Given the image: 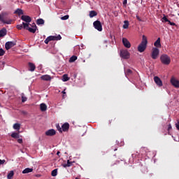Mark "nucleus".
I'll list each match as a JSON object with an SVG mask.
<instances>
[{"label": "nucleus", "instance_id": "8fccbe9b", "mask_svg": "<svg viewBox=\"0 0 179 179\" xmlns=\"http://www.w3.org/2000/svg\"><path fill=\"white\" fill-rule=\"evenodd\" d=\"M62 93H63V94H65L66 92H65V91H62Z\"/></svg>", "mask_w": 179, "mask_h": 179}, {"label": "nucleus", "instance_id": "0eeeda50", "mask_svg": "<svg viewBox=\"0 0 179 179\" xmlns=\"http://www.w3.org/2000/svg\"><path fill=\"white\" fill-rule=\"evenodd\" d=\"M6 15V13H2L0 14V22H2V23H4L5 24H12V20H4L3 16Z\"/></svg>", "mask_w": 179, "mask_h": 179}, {"label": "nucleus", "instance_id": "de8ad7c7", "mask_svg": "<svg viewBox=\"0 0 179 179\" xmlns=\"http://www.w3.org/2000/svg\"><path fill=\"white\" fill-rule=\"evenodd\" d=\"M127 0H124L123 1V5H127Z\"/></svg>", "mask_w": 179, "mask_h": 179}, {"label": "nucleus", "instance_id": "20e7f679", "mask_svg": "<svg viewBox=\"0 0 179 179\" xmlns=\"http://www.w3.org/2000/svg\"><path fill=\"white\" fill-rule=\"evenodd\" d=\"M61 38H62L61 35H58L57 36H50L44 41V43L45 44H48L50 41H58L59 40H61Z\"/></svg>", "mask_w": 179, "mask_h": 179}, {"label": "nucleus", "instance_id": "aec40b11", "mask_svg": "<svg viewBox=\"0 0 179 179\" xmlns=\"http://www.w3.org/2000/svg\"><path fill=\"white\" fill-rule=\"evenodd\" d=\"M32 171H33V169L26 168L22 171V174H28V173H31Z\"/></svg>", "mask_w": 179, "mask_h": 179}, {"label": "nucleus", "instance_id": "1a4fd4ad", "mask_svg": "<svg viewBox=\"0 0 179 179\" xmlns=\"http://www.w3.org/2000/svg\"><path fill=\"white\" fill-rule=\"evenodd\" d=\"M171 83L172 86H173L176 89H178V87H179V80L176 79V78L172 77L171 78Z\"/></svg>", "mask_w": 179, "mask_h": 179}, {"label": "nucleus", "instance_id": "2eb2a0df", "mask_svg": "<svg viewBox=\"0 0 179 179\" xmlns=\"http://www.w3.org/2000/svg\"><path fill=\"white\" fill-rule=\"evenodd\" d=\"M28 69L31 72H34L36 71V65L31 62L28 63Z\"/></svg>", "mask_w": 179, "mask_h": 179}, {"label": "nucleus", "instance_id": "c9c22d12", "mask_svg": "<svg viewBox=\"0 0 179 179\" xmlns=\"http://www.w3.org/2000/svg\"><path fill=\"white\" fill-rule=\"evenodd\" d=\"M17 29L18 30H22V29H24V27L23 24H18V25H17Z\"/></svg>", "mask_w": 179, "mask_h": 179}, {"label": "nucleus", "instance_id": "ddd939ff", "mask_svg": "<svg viewBox=\"0 0 179 179\" xmlns=\"http://www.w3.org/2000/svg\"><path fill=\"white\" fill-rule=\"evenodd\" d=\"M154 81L155 82L156 85L159 86V87H162L163 86V82L160 79V78L157 76L154 77Z\"/></svg>", "mask_w": 179, "mask_h": 179}, {"label": "nucleus", "instance_id": "37998d69", "mask_svg": "<svg viewBox=\"0 0 179 179\" xmlns=\"http://www.w3.org/2000/svg\"><path fill=\"white\" fill-rule=\"evenodd\" d=\"M136 17L137 20H138V22H142V19H141V17H138V15H136Z\"/></svg>", "mask_w": 179, "mask_h": 179}, {"label": "nucleus", "instance_id": "bb28decb", "mask_svg": "<svg viewBox=\"0 0 179 179\" xmlns=\"http://www.w3.org/2000/svg\"><path fill=\"white\" fill-rule=\"evenodd\" d=\"M13 129H16L17 131H19L20 129V124H19V123L14 124Z\"/></svg>", "mask_w": 179, "mask_h": 179}, {"label": "nucleus", "instance_id": "f704fd0d", "mask_svg": "<svg viewBox=\"0 0 179 179\" xmlns=\"http://www.w3.org/2000/svg\"><path fill=\"white\" fill-rule=\"evenodd\" d=\"M5 55V50L1 48L0 49V57H3Z\"/></svg>", "mask_w": 179, "mask_h": 179}, {"label": "nucleus", "instance_id": "6ab92c4d", "mask_svg": "<svg viewBox=\"0 0 179 179\" xmlns=\"http://www.w3.org/2000/svg\"><path fill=\"white\" fill-rule=\"evenodd\" d=\"M154 45L157 48H160V47H162V44L160 43V38L157 39V41L154 43Z\"/></svg>", "mask_w": 179, "mask_h": 179}, {"label": "nucleus", "instance_id": "c756f323", "mask_svg": "<svg viewBox=\"0 0 179 179\" xmlns=\"http://www.w3.org/2000/svg\"><path fill=\"white\" fill-rule=\"evenodd\" d=\"M57 174H58V169H54L52 171L51 175L52 177H57Z\"/></svg>", "mask_w": 179, "mask_h": 179}, {"label": "nucleus", "instance_id": "f257e3e1", "mask_svg": "<svg viewBox=\"0 0 179 179\" xmlns=\"http://www.w3.org/2000/svg\"><path fill=\"white\" fill-rule=\"evenodd\" d=\"M148 47V38L143 35L142 36V41L138 46V52H143L146 48Z\"/></svg>", "mask_w": 179, "mask_h": 179}, {"label": "nucleus", "instance_id": "9d476101", "mask_svg": "<svg viewBox=\"0 0 179 179\" xmlns=\"http://www.w3.org/2000/svg\"><path fill=\"white\" fill-rule=\"evenodd\" d=\"M15 45H16V42L8 41V42L6 43L5 48L7 50H10V48H12V47H15Z\"/></svg>", "mask_w": 179, "mask_h": 179}, {"label": "nucleus", "instance_id": "cd10ccee", "mask_svg": "<svg viewBox=\"0 0 179 179\" xmlns=\"http://www.w3.org/2000/svg\"><path fill=\"white\" fill-rule=\"evenodd\" d=\"M62 80L63 82H68V80H69V77H68V74L63 75Z\"/></svg>", "mask_w": 179, "mask_h": 179}, {"label": "nucleus", "instance_id": "09e8293b", "mask_svg": "<svg viewBox=\"0 0 179 179\" xmlns=\"http://www.w3.org/2000/svg\"><path fill=\"white\" fill-rule=\"evenodd\" d=\"M59 153H61L59 151H58L57 152V155H59Z\"/></svg>", "mask_w": 179, "mask_h": 179}, {"label": "nucleus", "instance_id": "e433bc0d", "mask_svg": "<svg viewBox=\"0 0 179 179\" xmlns=\"http://www.w3.org/2000/svg\"><path fill=\"white\" fill-rule=\"evenodd\" d=\"M162 22H168V23L170 22V20H169V19L167 18V17L164 16L162 17Z\"/></svg>", "mask_w": 179, "mask_h": 179}, {"label": "nucleus", "instance_id": "72a5a7b5", "mask_svg": "<svg viewBox=\"0 0 179 179\" xmlns=\"http://www.w3.org/2000/svg\"><path fill=\"white\" fill-rule=\"evenodd\" d=\"M68 19H69V15H64V16L61 17L62 20H68Z\"/></svg>", "mask_w": 179, "mask_h": 179}, {"label": "nucleus", "instance_id": "49530a36", "mask_svg": "<svg viewBox=\"0 0 179 179\" xmlns=\"http://www.w3.org/2000/svg\"><path fill=\"white\" fill-rule=\"evenodd\" d=\"M115 120H116V118H113V119H112V120L110 121V124H111V122H113L115 121Z\"/></svg>", "mask_w": 179, "mask_h": 179}, {"label": "nucleus", "instance_id": "a211bd4d", "mask_svg": "<svg viewBox=\"0 0 179 179\" xmlns=\"http://www.w3.org/2000/svg\"><path fill=\"white\" fill-rule=\"evenodd\" d=\"M41 79H42V80H46L48 82L49 80H51L52 78L50 75H43L41 77Z\"/></svg>", "mask_w": 179, "mask_h": 179}, {"label": "nucleus", "instance_id": "5701e85b", "mask_svg": "<svg viewBox=\"0 0 179 179\" xmlns=\"http://www.w3.org/2000/svg\"><path fill=\"white\" fill-rule=\"evenodd\" d=\"M13 176H15V172H13V171H10L9 173L7 175V178L8 179L13 178Z\"/></svg>", "mask_w": 179, "mask_h": 179}, {"label": "nucleus", "instance_id": "79ce46f5", "mask_svg": "<svg viewBox=\"0 0 179 179\" xmlns=\"http://www.w3.org/2000/svg\"><path fill=\"white\" fill-rule=\"evenodd\" d=\"M17 142H18V143H23V139L19 138V139L17 140Z\"/></svg>", "mask_w": 179, "mask_h": 179}, {"label": "nucleus", "instance_id": "39448f33", "mask_svg": "<svg viewBox=\"0 0 179 179\" xmlns=\"http://www.w3.org/2000/svg\"><path fill=\"white\" fill-rule=\"evenodd\" d=\"M120 57L121 58H123V59H129L131 54L128 50H122L120 51Z\"/></svg>", "mask_w": 179, "mask_h": 179}, {"label": "nucleus", "instance_id": "58836bf2", "mask_svg": "<svg viewBox=\"0 0 179 179\" xmlns=\"http://www.w3.org/2000/svg\"><path fill=\"white\" fill-rule=\"evenodd\" d=\"M6 162V160L5 159H0V166L2 164H5V163Z\"/></svg>", "mask_w": 179, "mask_h": 179}, {"label": "nucleus", "instance_id": "423d86ee", "mask_svg": "<svg viewBox=\"0 0 179 179\" xmlns=\"http://www.w3.org/2000/svg\"><path fill=\"white\" fill-rule=\"evenodd\" d=\"M93 26L96 30H98V31H101L103 30V26L99 20L94 22Z\"/></svg>", "mask_w": 179, "mask_h": 179}, {"label": "nucleus", "instance_id": "4468645a", "mask_svg": "<svg viewBox=\"0 0 179 179\" xmlns=\"http://www.w3.org/2000/svg\"><path fill=\"white\" fill-rule=\"evenodd\" d=\"M21 20L25 22V23H30V22H31V17L29 15H22Z\"/></svg>", "mask_w": 179, "mask_h": 179}, {"label": "nucleus", "instance_id": "a878e982", "mask_svg": "<svg viewBox=\"0 0 179 179\" xmlns=\"http://www.w3.org/2000/svg\"><path fill=\"white\" fill-rule=\"evenodd\" d=\"M128 27H129V22L128 20H125L124 22L123 29H128Z\"/></svg>", "mask_w": 179, "mask_h": 179}, {"label": "nucleus", "instance_id": "f8f14e48", "mask_svg": "<svg viewBox=\"0 0 179 179\" xmlns=\"http://www.w3.org/2000/svg\"><path fill=\"white\" fill-rule=\"evenodd\" d=\"M122 44L126 48H131V43L127 38H122Z\"/></svg>", "mask_w": 179, "mask_h": 179}, {"label": "nucleus", "instance_id": "603ef678", "mask_svg": "<svg viewBox=\"0 0 179 179\" xmlns=\"http://www.w3.org/2000/svg\"><path fill=\"white\" fill-rule=\"evenodd\" d=\"M114 150H115H115H117V149H115Z\"/></svg>", "mask_w": 179, "mask_h": 179}, {"label": "nucleus", "instance_id": "7ed1b4c3", "mask_svg": "<svg viewBox=\"0 0 179 179\" xmlns=\"http://www.w3.org/2000/svg\"><path fill=\"white\" fill-rule=\"evenodd\" d=\"M160 61L164 65H170V62H171V59L170 58V57H169V55L164 54L161 55Z\"/></svg>", "mask_w": 179, "mask_h": 179}, {"label": "nucleus", "instance_id": "c03bdc74", "mask_svg": "<svg viewBox=\"0 0 179 179\" xmlns=\"http://www.w3.org/2000/svg\"><path fill=\"white\" fill-rule=\"evenodd\" d=\"M176 127L177 129L179 131V122H178L176 124Z\"/></svg>", "mask_w": 179, "mask_h": 179}, {"label": "nucleus", "instance_id": "f03ea898", "mask_svg": "<svg viewBox=\"0 0 179 179\" xmlns=\"http://www.w3.org/2000/svg\"><path fill=\"white\" fill-rule=\"evenodd\" d=\"M22 24L25 30H28L30 33H36L37 30V25H36V23L31 24L30 23L22 22Z\"/></svg>", "mask_w": 179, "mask_h": 179}, {"label": "nucleus", "instance_id": "dca6fc26", "mask_svg": "<svg viewBox=\"0 0 179 179\" xmlns=\"http://www.w3.org/2000/svg\"><path fill=\"white\" fill-rule=\"evenodd\" d=\"M62 129L64 132H68V131H69V124L64 123V124H62Z\"/></svg>", "mask_w": 179, "mask_h": 179}, {"label": "nucleus", "instance_id": "473e14b6", "mask_svg": "<svg viewBox=\"0 0 179 179\" xmlns=\"http://www.w3.org/2000/svg\"><path fill=\"white\" fill-rule=\"evenodd\" d=\"M131 73H132V70H131V69H127V70L126 71L125 75H126V76H128V75H131Z\"/></svg>", "mask_w": 179, "mask_h": 179}, {"label": "nucleus", "instance_id": "c85d7f7f", "mask_svg": "<svg viewBox=\"0 0 179 179\" xmlns=\"http://www.w3.org/2000/svg\"><path fill=\"white\" fill-rule=\"evenodd\" d=\"M76 59H78V57L73 55L71 57H70L69 62H75Z\"/></svg>", "mask_w": 179, "mask_h": 179}, {"label": "nucleus", "instance_id": "4c0bfd02", "mask_svg": "<svg viewBox=\"0 0 179 179\" xmlns=\"http://www.w3.org/2000/svg\"><path fill=\"white\" fill-rule=\"evenodd\" d=\"M22 103H24V101H27V97L22 96Z\"/></svg>", "mask_w": 179, "mask_h": 179}, {"label": "nucleus", "instance_id": "a19ab883", "mask_svg": "<svg viewBox=\"0 0 179 179\" xmlns=\"http://www.w3.org/2000/svg\"><path fill=\"white\" fill-rule=\"evenodd\" d=\"M169 24H170L171 26H176V23L171 22V21L169 22Z\"/></svg>", "mask_w": 179, "mask_h": 179}, {"label": "nucleus", "instance_id": "b1692460", "mask_svg": "<svg viewBox=\"0 0 179 179\" xmlns=\"http://www.w3.org/2000/svg\"><path fill=\"white\" fill-rule=\"evenodd\" d=\"M94 16H97V12L94 10H91L90 12V17H94Z\"/></svg>", "mask_w": 179, "mask_h": 179}, {"label": "nucleus", "instance_id": "393cba45", "mask_svg": "<svg viewBox=\"0 0 179 179\" xmlns=\"http://www.w3.org/2000/svg\"><path fill=\"white\" fill-rule=\"evenodd\" d=\"M11 138H14L15 139H19L20 136L19 133L14 132L11 134Z\"/></svg>", "mask_w": 179, "mask_h": 179}, {"label": "nucleus", "instance_id": "4be33fe9", "mask_svg": "<svg viewBox=\"0 0 179 179\" xmlns=\"http://www.w3.org/2000/svg\"><path fill=\"white\" fill-rule=\"evenodd\" d=\"M41 111H47V105L45 103H41Z\"/></svg>", "mask_w": 179, "mask_h": 179}, {"label": "nucleus", "instance_id": "6e6552de", "mask_svg": "<svg viewBox=\"0 0 179 179\" xmlns=\"http://www.w3.org/2000/svg\"><path fill=\"white\" fill-rule=\"evenodd\" d=\"M159 52L160 51L157 48H154L152 49V55H151L152 59H157V57H159Z\"/></svg>", "mask_w": 179, "mask_h": 179}, {"label": "nucleus", "instance_id": "a18cd8bd", "mask_svg": "<svg viewBox=\"0 0 179 179\" xmlns=\"http://www.w3.org/2000/svg\"><path fill=\"white\" fill-rule=\"evenodd\" d=\"M171 129V124H169L168 126V131H170Z\"/></svg>", "mask_w": 179, "mask_h": 179}, {"label": "nucleus", "instance_id": "f3484780", "mask_svg": "<svg viewBox=\"0 0 179 179\" xmlns=\"http://www.w3.org/2000/svg\"><path fill=\"white\" fill-rule=\"evenodd\" d=\"M8 34V31H6V28H3L2 29L0 30V38L1 37H5L6 34Z\"/></svg>", "mask_w": 179, "mask_h": 179}, {"label": "nucleus", "instance_id": "9b49d317", "mask_svg": "<svg viewBox=\"0 0 179 179\" xmlns=\"http://www.w3.org/2000/svg\"><path fill=\"white\" fill-rule=\"evenodd\" d=\"M57 131L54 129H50L45 131V135L46 136H54V135H56Z\"/></svg>", "mask_w": 179, "mask_h": 179}, {"label": "nucleus", "instance_id": "7c9ffc66", "mask_svg": "<svg viewBox=\"0 0 179 179\" xmlns=\"http://www.w3.org/2000/svg\"><path fill=\"white\" fill-rule=\"evenodd\" d=\"M36 24L40 25V24H44V20L39 18L36 20Z\"/></svg>", "mask_w": 179, "mask_h": 179}, {"label": "nucleus", "instance_id": "3c124183", "mask_svg": "<svg viewBox=\"0 0 179 179\" xmlns=\"http://www.w3.org/2000/svg\"><path fill=\"white\" fill-rule=\"evenodd\" d=\"M104 43H108V41H104Z\"/></svg>", "mask_w": 179, "mask_h": 179}, {"label": "nucleus", "instance_id": "ea45409f", "mask_svg": "<svg viewBox=\"0 0 179 179\" xmlns=\"http://www.w3.org/2000/svg\"><path fill=\"white\" fill-rule=\"evenodd\" d=\"M57 128L59 131L62 132V128H61V127H59V124L57 125Z\"/></svg>", "mask_w": 179, "mask_h": 179}, {"label": "nucleus", "instance_id": "2f4dec72", "mask_svg": "<svg viewBox=\"0 0 179 179\" xmlns=\"http://www.w3.org/2000/svg\"><path fill=\"white\" fill-rule=\"evenodd\" d=\"M72 166V162L69 160H67V164L64 165V167H71Z\"/></svg>", "mask_w": 179, "mask_h": 179}, {"label": "nucleus", "instance_id": "412c9836", "mask_svg": "<svg viewBox=\"0 0 179 179\" xmlns=\"http://www.w3.org/2000/svg\"><path fill=\"white\" fill-rule=\"evenodd\" d=\"M15 15H18V16H21V15H23V10L20 8H17L15 12Z\"/></svg>", "mask_w": 179, "mask_h": 179}]
</instances>
